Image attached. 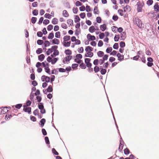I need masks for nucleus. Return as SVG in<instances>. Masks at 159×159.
I'll list each match as a JSON object with an SVG mask.
<instances>
[{
  "label": "nucleus",
  "mask_w": 159,
  "mask_h": 159,
  "mask_svg": "<svg viewBox=\"0 0 159 159\" xmlns=\"http://www.w3.org/2000/svg\"><path fill=\"white\" fill-rule=\"evenodd\" d=\"M58 59L56 58H54L52 59V61H51V63L52 64H54L57 61Z\"/></svg>",
  "instance_id": "46"
},
{
  "label": "nucleus",
  "mask_w": 159,
  "mask_h": 159,
  "mask_svg": "<svg viewBox=\"0 0 159 159\" xmlns=\"http://www.w3.org/2000/svg\"><path fill=\"white\" fill-rule=\"evenodd\" d=\"M154 10L157 12L159 11V6L158 5L157 3H156L154 6Z\"/></svg>",
  "instance_id": "15"
},
{
  "label": "nucleus",
  "mask_w": 159,
  "mask_h": 159,
  "mask_svg": "<svg viewBox=\"0 0 159 159\" xmlns=\"http://www.w3.org/2000/svg\"><path fill=\"white\" fill-rule=\"evenodd\" d=\"M135 23L138 27L140 28L143 27L142 21L140 19H136L135 20Z\"/></svg>",
  "instance_id": "4"
},
{
  "label": "nucleus",
  "mask_w": 159,
  "mask_h": 159,
  "mask_svg": "<svg viewBox=\"0 0 159 159\" xmlns=\"http://www.w3.org/2000/svg\"><path fill=\"white\" fill-rule=\"evenodd\" d=\"M54 35L53 33L52 32H51L49 34L48 36V38L50 39H52L54 38Z\"/></svg>",
  "instance_id": "24"
},
{
  "label": "nucleus",
  "mask_w": 159,
  "mask_h": 159,
  "mask_svg": "<svg viewBox=\"0 0 159 159\" xmlns=\"http://www.w3.org/2000/svg\"><path fill=\"white\" fill-rule=\"evenodd\" d=\"M85 62L86 64V66L88 68H90L92 66V64L90 62L91 59L89 58H85Z\"/></svg>",
  "instance_id": "8"
},
{
  "label": "nucleus",
  "mask_w": 159,
  "mask_h": 159,
  "mask_svg": "<svg viewBox=\"0 0 159 159\" xmlns=\"http://www.w3.org/2000/svg\"><path fill=\"white\" fill-rule=\"evenodd\" d=\"M7 107H2L0 108V114H3L8 111Z\"/></svg>",
  "instance_id": "7"
},
{
  "label": "nucleus",
  "mask_w": 159,
  "mask_h": 159,
  "mask_svg": "<svg viewBox=\"0 0 159 159\" xmlns=\"http://www.w3.org/2000/svg\"><path fill=\"white\" fill-rule=\"evenodd\" d=\"M80 15L81 18L84 19L85 16V13L84 12L82 13Z\"/></svg>",
  "instance_id": "59"
},
{
  "label": "nucleus",
  "mask_w": 159,
  "mask_h": 159,
  "mask_svg": "<svg viewBox=\"0 0 159 159\" xmlns=\"http://www.w3.org/2000/svg\"><path fill=\"white\" fill-rule=\"evenodd\" d=\"M39 112V110L38 109L35 110L33 112V114L35 116L38 115Z\"/></svg>",
  "instance_id": "63"
},
{
  "label": "nucleus",
  "mask_w": 159,
  "mask_h": 159,
  "mask_svg": "<svg viewBox=\"0 0 159 159\" xmlns=\"http://www.w3.org/2000/svg\"><path fill=\"white\" fill-rule=\"evenodd\" d=\"M55 37L57 38H60L61 36L60 32L59 31H58L56 32L55 33Z\"/></svg>",
  "instance_id": "30"
},
{
  "label": "nucleus",
  "mask_w": 159,
  "mask_h": 159,
  "mask_svg": "<svg viewBox=\"0 0 159 159\" xmlns=\"http://www.w3.org/2000/svg\"><path fill=\"white\" fill-rule=\"evenodd\" d=\"M42 81H45L46 82H49L50 81V78L45 75H43L41 77Z\"/></svg>",
  "instance_id": "9"
},
{
  "label": "nucleus",
  "mask_w": 159,
  "mask_h": 159,
  "mask_svg": "<svg viewBox=\"0 0 159 159\" xmlns=\"http://www.w3.org/2000/svg\"><path fill=\"white\" fill-rule=\"evenodd\" d=\"M59 71L60 72H65L66 71L67 75H68L69 71H70V67H67L66 69L63 68H60L59 69Z\"/></svg>",
  "instance_id": "5"
},
{
  "label": "nucleus",
  "mask_w": 159,
  "mask_h": 159,
  "mask_svg": "<svg viewBox=\"0 0 159 159\" xmlns=\"http://www.w3.org/2000/svg\"><path fill=\"white\" fill-rule=\"evenodd\" d=\"M100 28L102 31H105L106 29V26L105 24L100 25Z\"/></svg>",
  "instance_id": "17"
},
{
  "label": "nucleus",
  "mask_w": 159,
  "mask_h": 159,
  "mask_svg": "<svg viewBox=\"0 0 159 159\" xmlns=\"http://www.w3.org/2000/svg\"><path fill=\"white\" fill-rule=\"evenodd\" d=\"M117 29V27L113 26L111 27V30L112 31L115 33L116 32V29Z\"/></svg>",
  "instance_id": "47"
},
{
  "label": "nucleus",
  "mask_w": 159,
  "mask_h": 159,
  "mask_svg": "<svg viewBox=\"0 0 159 159\" xmlns=\"http://www.w3.org/2000/svg\"><path fill=\"white\" fill-rule=\"evenodd\" d=\"M99 60L98 59H96L94 60L93 62V64L94 65H96V66L98 65Z\"/></svg>",
  "instance_id": "43"
},
{
  "label": "nucleus",
  "mask_w": 159,
  "mask_h": 159,
  "mask_svg": "<svg viewBox=\"0 0 159 159\" xmlns=\"http://www.w3.org/2000/svg\"><path fill=\"white\" fill-rule=\"evenodd\" d=\"M120 38V36L119 35H116L114 38V40L115 42H117L118 41Z\"/></svg>",
  "instance_id": "25"
},
{
  "label": "nucleus",
  "mask_w": 159,
  "mask_h": 159,
  "mask_svg": "<svg viewBox=\"0 0 159 159\" xmlns=\"http://www.w3.org/2000/svg\"><path fill=\"white\" fill-rule=\"evenodd\" d=\"M97 22L99 23H100L101 22V19L100 17H97L96 18Z\"/></svg>",
  "instance_id": "58"
},
{
  "label": "nucleus",
  "mask_w": 159,
  "mask_h": 159,
  "mask_svg": "<svg viewBox=\"0 0 159 159\" xmlns=\"http://www.w3.org/2000/svg\"><path fill=\"white\" fill-rule=\"evenodd\" d=\"M119 47L118 44L117 43H115L113 46V48L114 49H117Z\"/></svg>",
  "instance_id": "45"
},
{
  "label": "nucleus",
  "mask_w": 159,
  "mask_h": 159,
  "mask_svg": "<svg viewBox=\"0 0 159 159\" xmlns=\"http://www.w3.org/2000/svg\"><path fill=\"white\" fill-rule=\"evenodd\" d=\"M95 29L93 26L90 27L89 29V31L91 33H93L95 32Z\"/></svg>",
  "instance_id": "19"
},
{
  "label": "nucleus",
  "mask_w": 159,
  "mask_h": 159,
  "mask_svg": "<svg viewBox=\"0 0 159 159\" xmlns=\"http://www.w3.org/2000/svg\"><path fill=\"white\" fill-rule=\"evenodd\" d=\"M104 52L102 51H99L97 52V55L98 56L100 57H102L104 55Z\"/></svg>",
  "instance_id": "21"
},
{
  "label": "nucleus",
  "mask_w": 159,
  "mask_h": 159,
  "mask_svg": "<svg viewBox=\"0 0 159 159\" xmlns=\"http://www.w3.org/2000/svg\"><path fill=\"white\" fill-rule=\"evenodd\" d=\"M43 34V33L41 31H39L37 33V35L38 37H41Z\"/></svg>",
  "instance_id": "64"
},
{
  "label": "nucleus",
  "mask_w": 159,
  "mask_h": 159,
  "mask_svg": "<svg viewBox=\"0 0 159 159\" xmlns=\"http://www.w3.org/2000/svg\"><path fill=\"white\" fill-rule=\"evenodd\" d=\"M44 46L45 47L48 46L50 45V43L48 41H46L44 43Z\"/></svg>",
  "instance_id": "41"
},
{
  "label": "nucleus",
  "mask_w": 159,
  "mask_h": 159,
  "mask_svg": "<svg viewBox=\"0 0 159 159\" xmlns=\"http://www.w3.org/2000/svg\"><path fill=\"white\" fill-rule=\"evenodd\" d=\"M45 121L46 120L45 119L43 118L41 119V120L40 121V123L41 125L42 126V127H43L44 126V125L45 122Z\"/></svg>",
  "instance_id": "28"
},
{
  "label": "nucleus",
  "mask_w": 159,
  "mask_h": 159,
  "mask_svg": "<svg viewBox=\"0 0 159 159\" xmlns=\"http://www.w3.org/2000/svg\"><path fill=\"white\" fill-rule=\"evenodd\" d=\"M106 71L107 70L106 69L102 68L101 70L100 71L102 75H104L106 73Z\"/></svg>",
  "instance_id": "37"
},
{
  "label": "nucleus",
  "mask_w": 159,
  "mask_h": 159,
  "mask_svg": "<svg viewBox=\"0 0 159 159\" xmlns=\"http://www.w3.org/2000/svg\"><path fill=\"white\" fill-rule=\"evenodd\" d=\"M44 16L45 18L49 19H50L51 18V15L48 13H46L44 15Z\"/></svg>",
  "instance_id": "36"
},
{
  "label": "nucleus",
  "mask_w": 159,
  "mask_h": 159,
  "mask_svg": "<svg viewBox=\"0 0 159 159\" xmlns=\"http://www.w3.org/2000/svg\"><path fill=\"white\" fill-rule=\"evenodd\" d=\"M129 151L127 148H126L124 150V153L125 155H128L129 153Z\"/></svg>",
  "instance_id": "40"
},
{
  "label": "nucleus",
  "mask_w": 159,
  "mask_h": 159,
  "mask_svg": "<svg viewBox=\"0 0 159 159\" xmlns=\"http://www.w3.org/2000/svg\"><path fill=\"white\" fill-rule=\"evenodd\" d=\"M52 42L53 44H58L59 43V41L57 39L55 38L52 40Z\"/></svg>",
  "instance_id": "22"
},
{
  "label": "nucleus",
  "mask_w": 159,
  "mask_h": 159,
  "mask_svg": "<svg viewBox=\"0 0 159 159\" xmlns=\"http://www.w3.org/2000/svg\"><path fill=\"white\" fill-rule=\"evenodd\" d=\"M93 50V48H92L91 47L89 46L87 47L85 49V50L86 52H88L89 51H92Z\"/></svg>",
  "instance_id": "23"
},
{
  "label": "nucleus",
  "mask_w": 159,
  "mask_h": 159,
  "mask_svg": "<svg viewBox=\"0 0 159 159\" xmlns=\"http://www.w3.org/2000/svg\"><path fill=\"white\" fill-rule=\"evenodd\" d=\"M80 19L79 16H75V22H78L80 21Z\"/></svg>",
  "instance_id": "31"
},
{
  "label": "nucleus",
  "mask_w": 159,
  "mask_h": 159,
  "mask_svg": "<svg viewBox=\"0 0 159 159\" xmlns=\"http://www.w3.org/2000/svg\"><path fill=\"white\" fill-rule=\"evenodd\" d=\"M53 28V26L51 25H49L48 26V28H47V30L48 31H50Z\"/></svg>",
  "instance_id": "50"
},
{
  "label": "nucleus",
  "mask_w": 159,
  "mask_h": 159,
  "mask_svg": "<svg viewBox=\"0 0 159 159\" xmlns=\"http://www.w3.org/2000/svg\"><path fill=\"white\" fill-rule=\"evenodd\" d=\"M112 50V48L111 47H109L107 48L106 50V52L107 53H109L111 52Z\"/></svg>",
  "instance_id": "52"
},
{
  "label": "nucleus",
  "mask_w": 159,
  "mask_h": 159,
  "mask_svg": "<svg viewBox=\"0 0 159 159\" xmlns=\"http://www.w3.org/2000/svg\"><path fill=\"white\" fill-rule=\"evenodd\" d=\"M45 140L46 143L47 144L50 143L49 141V140L48 138V137H46L45 138Z\"/></svg>",
  "instance_id": "62"
},
{
  "label": "nucleus",
  "mask_w": 159,
  "mask_h": 159,
  "mask_svg": "<svg viewBox=\"0 0 159 159\" xmlns=\"http://www.w3.org/2000/svg\"><path fill=\"white\" fill-rule=\"evenodd\" d=\"M153 3V1L152 0H148L147 2V4L148 6L151 5Z\"/></svg>",
  "instance_id": "35"
},
{
  "label": "nucleus",
  "mask_w": 159,
  "mask_h": 159,
  "mask_svg": "<svg viewBox=\"0 0 159 159\" xmlns=\"http://www.w3.org/2000/svg\"><path fill=\"white\" fill-rule=\"evenodd\" d=\"M87 38L89 41L94 40L96 39L95 37L94 36L90 34H88L87 35Z\"/></svg>",
  "instance_id": "10"
},
{
  "label": "nucleus",
  "mask_w": 159,
  "mask_h": 159,
  "mask_svg": "<svg viewBox=\"0 0 159 159\" xmlns=\"http://www.w3.org/2000/svg\"><path fill=\"white\" fill-rule=\"evenodd\" d=\"M120 45L121 48H124L125 46V42L123 41L120 42Z\"/></svg>",
  "instance_id": "42"
},
{
  "label": "nucleus",
  "mask_w": 159,
  "mask_h": 159,
  "mask_svg": "<svg viewBox=\"0 0 159 159\" xmlns=\"http://www.w3.org/2000/svg\"><path fill=\"white\" fill-rule=\"evenodd\" d=\"M117 56L118 57V60L121 61L124 59V56L121 55L120 53H118L117 54Z\"/></svg>",
  "instance_id": "13"
},
{
  "label": "nucleus",
  "mask_w": 159,
  "mask_h": 159,
  "mask_svg": "<svg viewBox=\"0 0 159 159\" xmlns=\"http://www.w3.org/2000/svg\"><path fill=\"white\" fill-rule=\"evenodd\" d=\"M47 91L48 92H51L53 90V89L51 85H49L47 89Z\"/></svg>",
  "instance_id": "26"
},
{
  "label": "nucleus",
  "mask_w": 159,
  "mask_h": 159,
  "mask_svg": "<svg viewBox=\"0 0 159 159\" xmlns=\"http://www.w3.org/2000/svg\"><path fill=\"white\" fill-rule=\"evenodd\" d=\"M94 70L95 73H97L99 71V67L97 66H96L94 67Z\"/></svg>",
  "instance_id": "33"
},
{
  "label": "nucleus",
  "mask_w": 159,
  "mask_h": 159,
  "mask_svg": "<svg viewBox=\"0 0 159 159\" xmlns=\"http://www.w3.org/2000/svg\"><path fill=\"white\" fill-rule=\"evenodd\" d=\"M58 48V46H57L55 45L52 46L51 48V49H52V50L53 51L57 50V49Z\"/></svg>",
  "instance_id": "53"
},
{
  "label": "nucleus",
  "mask_w": 159,
  "mask_h": 159,
  "mask_svg": "<svg viewBox=\"0 0 159 159\" xmlns=\"http://www.w3.org/2000/svg\"><path fill=\"white\" fill-rule=\"evenodd\" d=\"M37 20V18L35 17H32L31 19V22L33 24H34Z\"/></svg>",
  "instance_id": "39"
},
{
  "label": "nucleus",
  "mask_w": 159,
  "mask_h": 159,
  "mask_svg": "<svg viewBox=\"0 0 159 159\" xmlns=\"http://www.w3.org/2000/svg\"><path fill=\"white\" fill-rule=\"evenodd\" d=\"M32 13L34 15L36 16L38 14V11L37 9H35L33 11Z\"/></svg>",
  "instance_id": "44"
},
{
  "label": "nucleus",
  "mask_w": 159,
  "mask_h": 159,
  "mask_svg": "<svg viewBox=\"0 0 159 159\" xmlns=\"http://www.w3.org/2000/svg\"><path fill=\"white\" fill-rule=\"evenodd\" d=\"M70 62V56H68L66 57L63 60V62L65 64L68 63Z\"/></svg>",
  "instance_id": "11"
},
{
  "label": "nucleus",
  "mask_w": 159,
  "mask_h": 159,
  "mask_svg": "<svg viewBox=\"0 0 159 159\" xmlns=\"http://www.w3.org/2000/svg\"><path fill=\"white\" fill-rule=\"evenodd\" d=\"M78 9L76 7H74L73 9V11L74 13L76 14L77 13Z\"/></svg>",
  "instance_id": "55"
},
{
  "label": "nucleus",
  "mask_w": 159,
  "mask_h": 159,
  "mask_svg": "<svg viewBox=\"0 0 159 159\" xmlns=\"http://www.w3.org/2000/svg\"><path fill=\"white\" fill-rule=\"evenodd\" d=\"M31 107L23 106V111L25 112H28V114H30L31 112Z\"/></svg>",
  "instance_id": "6"
},
{
  "label": "nucleus",
  "mask_w": 159,
  "mask_h": 159,
  "mask_svg": "<svg viewBox=\"0 0 159 159\" xmlns=\"http://www.w3.org/2000/svg\"><path fill=\"white\" fill-rule=\"evenodd\" d=\"M45 57L44 54H41L38 56V59L40 61H42L43 60Z\"/></svg>",
  "instance_id": "14"
},
{
  "label": "nucleus",
  "mask_w": 159,
  "mask_h": 159,
  "mask_svg": "<svg viewBox=\"0 0 159 159\" xmlns=\"http://www.w3.org/2000/svg\"><path fill=\"white\" fill-rule=\"evenodd\" d=\"M38 107L40 110L44 108V106L42 103H40L39 104Z\"/></svg>",
  "instance_id": "32"
},
{
  "label": "nucleus",
  "mask_w": 159,
  "mask_h": 159,
  "mask_svg": "<svg viewBox=\"0 0 159 159\" xmlns=\"http://www.w3.org/2000/svg\"><path fill=\"white\" fill-rule=\"evenodd\" d=\"M42 66L44 68L45 71L49 74H50V69L49 67V63H47L46 61L42 62Z\"/></svg>",
  "instance_id": "1"
},
{
  "label": "nucleus",
  "mask_w": 159,
  "mask_h": 159,
  "mask_svg": "<svg viewBox=\"0 0 159 159\" xmlns=\"http://www.w3.org/2000/svg\"><path fill=\"white\" fill-rule=\"evenodd\" d=\"M63 44L64 46L68 47L70 46V36L67 35L64 36Z\"/></svg>",
  "instance_id": "2"
},
{
  "label": "nucleus",
  "mask_w": 159,
  "mask_h": 159,
  "mask_svg": "<svg viewBox=\"0 0 159 159\" xmlns=\"http://www.w3.org/2000/svg\"><path fill=\"white\" fill-rule=\"evenodd\" d=\"M58 21L57 18H54L52 20V23L54 25H56L57 24Z\"/></svg>",
  "instance_id": "18"
},
{
  "label": "nucleus",
  "mask_w": 159,
  "mask_h": 159,
  "mask_svg": "<svg viewBox=\"0 0 159 159\" xmlns=\"http://www.w3.org/2000/svg\"><path fill=\"white\" fill-rule=\"evenodd\" d=\"M63 15L65 17H68L69 16V14L66 10H64L63 11Z\"/></svg>",
  "instance_id": "27"
},
{
  "label": "nucleus",
  "mask_w": 159,
  "mask_h": 159,
  "mask_svg": "<svg viewBox=\"0 0 159 159\" xmlns=\"http://www.w3.org/2000/svg\"><path fill=\"white\" fill-rule=\"evenodd\" d=\"M43 43L42 40L39 39L37 41V43L39 45H42Z\"/></svg>",
  "instance_id": "49"
},
{
  "label": "nucleus",
  "mask_w": 159,
  "mask_h": 159,
  "mask_svg": "<svg viewBox=\"0 0 159 159\" xmlns=\"http://www.w3.org/2000/svg\"><path fill=\"white\" fill-rule=\"evenodd\" d=\"M93 53L91 52H88L86 53L85 55V57H91L93 56Z\"/></svg>",
  "instance_id": "16"
},
{
  "label": "nucleus",
  "mask_w": 159,
  "mask_h": 159,
  "mask_svg": "<svg viewBox=\"0 0 159 159\" xmlns=\"http://www.w3.org/2000/svg\"><path fill=\"white\" fill-rule=\"evenodd\" d=\"M80 32V29H78L76 30L75 34L76 35L78 36Z\"/></svg>",
  "instance_id": "48"
},
{
  "label": "nucleus",
  "mask_w": 159,
  "mask_h": 159,
  "mask_svg": "<svg viewBox=\"0 0 159 159\" xmlns=\"http://www.w3.org/2000/svg\"><path fill=\"white\" fill-rule=\"evenodd\" d=\"M98 10L97 7H95L94 10H93V12L95 14H98Z\"/></svg>",
  "instance_id": "60"
},
{
  "label": "nucleus",
  "mask_w": 159,
  "mask_h": 159,
  "mask_svg": "<svg viewBox=\"0 0 159 159\" xmlns=\"http://www.w3.org/2000/svg\"><path fill=\"white\" fill-rule=\"evenodd\" d=\"M43 52V50L41 48H39L36 51V53L37 54H40Z\"/></svg>",
  "instance_id": "29"
},
{
  "label": "nucleus",
  "mask_w": 159,
  "mask_h": 159,
  "mask_svg": "<svg viewBox=\"0 0 159 159\" xmlns=\"http://www.w3.org/2000/svg\"><path fill=\"white\" fill-rule=\"evenodd\" d=\"M126 33L124 32L120 34V40H125V37Z\"/></svg>",
  "instance_id": "12"
},
{
  "label": "nucleus",
  "mask_w": 159,
  "mask_h": 159,
  "mask_svg": "<svg viewBox=\"0 0 159 159\" xmlns=\"http://www.w3.org/2000/svg\"><path fill=\"white\" fill-rule=\"evenodd\" d=\"M52 151L53 153L55 155H58V152L56 151V150L54 148H53L52 149Z\"/></svg>",
  "instance_id": "56"
},
{
  "label": "nucleus",
  "mask_w": 159,
  "mask_h": 159,
  "mask_svg": "<svg viewBox=\"0 0 159 159\" xmlns=\"http://www.w3.org/2000/svg\"><path fill=\"white\" fill-rule=\"evenodd\" d=\"M80 67L82 69H85L86 68V66L85 65V64L83 62L80 65Z\"/></svg>",
  "instance_id": "34"
},
{
  "label": "nucleus",
  "mask_w": 159,
  "mask_h": 159,
  "mask_svg": "<svg viewBox=\"0 0 159 159\" xmlns=\"http://www.w3.org/2000/svg\"><path fill=\"white\" fill-rule=\"evenodd\" d=\"M42 65V62L40 63V62H37L36 64V66L38 69H37V71L39 73H40L42 70V69L40 67V66H41Z\"/></svg>",
  "instance_id": "3"
},
{
  "label": "nucleus",
  "mask_w": 159,
  "mask_h": 159,
  "mask_svg": "<svg viewBox=\"0 0 159 159\" xmlns=\"http://www.w3.org/2000/svg\"><path fill=\"white\" fill-rule=\"evenodd\" d=\"M139 2H138L137 3V5H138L137 9L138 11V12H140L142 11V6L141 5V4L140 6H139Z\"/></svg>",
  "instance_id": "20"
},
{
  "label": "nucleus",
  "mask_w": 159,
  "mask_h": 159,
  "mask_svg": "<svg viewBox=\"0 0 159 159\" xmlns=\"http://www.w3.org/2000/svg\"><path fill=\"white\" fill-rule=\"evenodd\" d=\"M53 51L54 52L53 53V55H54V56H55L58 55L59 54V52L58 50H57L54 51Z\"/></svg>",
  "instance_id": "61"
},
{
  "label": "nucleus",
  "mask_w": 159,
  "mask_h": 159,
  "mask_svg": "<svg viewBox=\"0 0 159 159\" xmlns=\"http://www.w3.org/2000/svg\"><path fill=\"white\" fill-rule=\"evenodd\" d=\"M124 11H127L130 10V7L128 5H127L124 8Z\"/></svg>",
  "instance_id": "57"
},
{
  "label": "nucleus",
  "mask_w": 159,
  "mask_h": 159,
  "mask_svg": "<svg viewBox=\"0 0 159 159\" xmlns=\"http://www.w3.org/2000/svg\"><path fill=\"white\" fill-rule=\"evenodd\" d=\"M31 103V102L30 101L28 100L26 102V103L25 105H24L23 106H25L26 107H28L30 105Z\"/></svg>",
  "instance_id": "38"
},
{
  "label": "nucleus",
  "mask_w": 159,
  "mask_h": 159,
  "mask_svg": "<svg viewBox=\"0 0 159 159\" xmlns=\"http://www.w3.org/2000/svg\"><path fill=\"white\" fill-rule=\"evenodd\" d=\"M52 49L51 48L48 49V51L46 52V53L47 55H49L50 53H51L52 52Z\"/></svg>",
  "instance_id": "51"
},
{
  "label": "nucleus",
  "mask_w": 159,
  "mask_h": 159,
  "mask_svg": "<svg viewBox=\"0 0 159 159\" xmlns=\"http://www.w3.org/2000/svg\"><path fill=\"white\" fill-rule=\"evenodd\" d=\"M103 45V43L102 40H99L98 43V46L99 47H102Z\"/></svg>",
  "instance_id": "54"
}]
</instances>
